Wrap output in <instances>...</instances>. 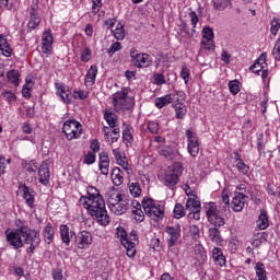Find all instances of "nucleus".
<instances>
[{"label": "nucleus", "mask_w": 280, "mask_h": 280, "mask_svg": "<svg viewBox=\"0 0 280 280\" xmlns=\"http://www.w3.org/2000/svg\"><path fill=\"white\" fill-rule=\"evenodd\" d=\"M88 195L81 196L79 199V205L88 211V214L96 220L101 226H108L110 224V217H108V211H106V202L104 197L100 194V189L94 186H88Z\"/></svg>", "instance_id": "f257e3e1"}, {"label": "nucleus", "mask_w": 280, "mask_h": 280, "mask_svg": "<svg viewBox=\"0 0 280 280\" xmlns=\"http://www.w3.org/2000/svg\"><path fill=\"white\" fill-rule=\"evenodd\" d=\"M203 210L209 224H211V226H214V228H211L208 232L211 242H213V244H218L219 246H222V243L224 241L222 240V235L220 234L219 229H221V226H224V224H226L224 217H222V214H220V211H218V206L215 205V202L205 203Z\"/></svg>", "instance_id": "f03ea898"}, {"label": "nucleus", "mask_w": 280, "mask_h": 280, "mask_svg": "<svg viewBox=\"0 0 280 280\" xmlns=\"http://www.w3.org/2000/svg\"><path fill=\"white\" fill-rule=\"evenodd\" d=\"M112 104L115 113H126L135 107V95L130 88H122L112 95Z\"/></svg>", "instance_id": "7ed1b4c3"}, {"label": "nucleus", "mask_w": 280, "mask_h": 280, "mask_svg": "<svg viewBox=\"0 0 280 280\" xmlns=\"http://www.w3.org/2000/svg\"><path fill=\"white\" fill-rule=\"evenodd\" d=\"M107 205L114 215H124L128 211V198L117 190L107 194Z\"/></svg>", "instance_id": "20e7f679"}, {"label": "nucleus", "mask_w": 280, "mask_h": 280, "mask_svg": "<svg viewBox=\"0 0 280 280\" xmlns=\"http://www.w3.org/2000/svg\"><path fill=\"white\" fill-rule=\"evenodd\" d=\"M116 237L119 240L124 248H126L129 257H135L137 255V244H139V238L137 237L136 231H131L130 235L128 236L126 230L118 226L116 229Z\"/></svg>", "instance_id": "39448f33"}, {"label": "nucleus", "mask_w": 280, "mask_h": 280, "mask_svg": "<svg viewBox=\"0 0 280 280\" xmlns=\"http://www.w3.org/2000/svg\"><path fill=\"white\" fill-rule=\"evenodd\" d=\"M142 207L145 215L151 220H154V222H159V220H163V218H165V206L154 199L144 197L142 200Z\"/></svg>", "instance_id": "423d86ee"}, {"label": "nucleus", "mask_w": 280, "mask_h": 280, "mask_svg": "<svg viewBox=\"0 0 280 280\" xmlns=\"http://www.w3.org/2000/svg\"><path fill=\"white\" fill-rule=\"evenodd\" d=\"M183 176V165L180 163H174L173 165L168 166L165 171L164 177L162 178V183L168 189H176V185L180 177Z\"/></svg>", "instance_id": "0eeeda50"}, {"label": "nucleus", "mask_w": 280, "mask_h": 280, "mask_svg": "<svg viewBox=\"0 0 280 280\" xmlns=\"http://www.w3.org/2000/svg\"><path fill=\"white\" fill-rule=\"evenodd\" d=\"M21 233L24 244H27L30 246L26 249L27 255H34L36 248L40 246V232L31 228H22Z\"/></svg>", "instance_id": "6e6552de"}, {"label": "nucleus", "mask_w": 280, "mask_h": 280, "mask_svg": "<svg viewBox=\"0 0 280 280\" xmlns=\"http://www.w3.org/2000/svg\"><path fill=\"white\" fill-rule=\"evenodd\" d=\"M62 132L67 141H73L82 137V124L75 119L66 120L62 125Z\"/></svg>", "instance_id": "1a4fd4ad"}, {"label": "nucleus", "mask_w": 280, "mask_h": 280, "mask_svg": "<svg viewBox=\"0 0 280 280\" xmlns=\"http://www.w3.org/2000/svg\"><path fill=\"white\" fill-rule=\"evenodd\" d=\"M130 59L137 69H148V67L152 66V56L145 52H139L135 48L130 50Z\"/></svg>", "instance_id": "9d476101"}, {"label": "nucleus", "mask_w": 280, "mask_h": 280, "mask_svg": "<svg viewBox=\"0 0 280 280\" xmlns=\"http://www.w3.org/2000/svg\"><path fill=\"white\" fill-rule=\"evenodd\" d=\"M5 240L9 246L14 248L15 250H19V248H23V232L21 230H5Z\"/></svg>", "instance_id": "9b49d317"}, {"label": "nucleus", "mask_w": 280, "mask_h": 280, "mask_svg": "<svg viewBox=\"0 0 280 280\" xmlns=\"http://www.w3.org/2000/svg\"><path fill=\"white\" fill-rule=\"evenodd\" d=\"M187 139V150L190 156L196 159L200 152V142L198 141V136L194 132L192 128H189L185 132Z\"/></svg>", "instance_id": "f8f14e48"}, {"label": "nucleus", "mask_w": 280, "mask_h": 280, "mask_svg": "<svg viewBox=\"0 0 280 280\" xmlns=\"http://www.w3.org/2000/svg\"><path fill=\"white\" fill-rule=\"evenodd\" d=\"M20 196H22L23 200H25V205L30 207V209H34L36 205V195L34 192V189L30 188V186L22 184L19 187Z\"/></svg>", "instance_id": "ddd939ff"}, {"label": "nucleus", "mask_w": 280, "mask_h": 280, "mask_svg": "<svg viewBox=\"0 0 280 280\" xmlns=\"http://www.w3.org/2000/svg\"><path fill=\"white\" fill-rule=\"evenodd\" d=\"M74 242L79 250H86L93 244V234L89 231H82L75 236Z\"/></svg>", "instance_id": "4468645a"}, {"label": "nucleus", "mask_w": 280, "mask_h": 280, "mask_svg": "<svg viewBox=\"0 0 280 280\" xmlns=\"http://www.w3.org/2000/svg\"><path fill=\"white\" fill-rule=\"evenodd\" d=\"M42 51L46 56L51 55V51H54V34H51V30H46L42 35Z\"/></svg>", "instance_id": "2eb2a0df"}, {"label": "nucleus", "mask_w": 280, "mask_h": 280, "mask_svg": "<svg viewBox=\"0 0 280 280\" xmlns=\"http://www.w3.org/2000/svg\"><path fill=\"white\" fill-rule=\"evenodd\" d=\"M165 233L168 236L167 238L168 248H174V246H176V244L178 243V240H180V235H182L180 226L178 225L166 226Z\"/></svg>", "instance_id": "dca6fc26"}, {"label": "nucleus", "mask_w": 280, "mask_h": 280, "mask_svg": "<svg viewBox=\"0 0 280 280\" xmlns=\"http://www.w3.org/2000/svg\"><path fill=\"white\" fill-rule=\"evenodd\" d=\"M49 178H51V172L49 171V163L43 162L38 168V180L40 185H49Z\"/></svg>", "instance_id": "f3484780"}, {"label": "nucleus", "mask_w": 280, "mask_h": 280, "mask_svg": "<svg viewBox=\"0 0 280 280\" xmlns=\"http://www.w3.org/2000/svg\"><path fill=\"white\" fill-rule=\"evenodd\" d=\"M105 25L112 30V34L116 40H124L126 38V31L124 30V25L121 23H118L115 30H113L115 26V22L113 20L106 21Z\"/></svg>", "instance_id": "a211bd4d"}, {"label": "nucleus", "mask_w": 280, "mask_h": 280, "mask_svg": "<svg viewBox=\"0 0 280 280\" xmlns=\"http://www.w3.org/2000/svg\"><path fill=\"white\" fill-rule=\"evenodd\" d=\"M57 95L61 98L63 104H71V91L65 83H56Z\"/></svg>", "instance_id": "6ab92c4d"}, {"label": "nucleus", "mask_w": 280, "mask_h": 280, "mask_svg": "<svg viewBox=\"0 0 280 280\" xmlns=\"http://www.w3.org/2000/svg\"><path fill=\"white\" fill-rule=\"evenodd\" d=\"M245 205H246V197L244 192L235 191L232 199L233 211H236V212L242 211Z\"/></svg>", "instance_id": "aec40b11"}, {"label": "nucleus", "mask_w": 280, "mask_h": 280, "mask_svg": "<svg viewBox=\"0 0 280 280\" xmlns=\"http://www.w3.org/2000/svg\"><path fill=\"white\" fill-rule=\"evenodd\" d=\"M103 132L105 141H110V143H117L119 141V128L104 127Z\"/></svg>", "instance_id": "412c9836"}, {"label": "nucleus", "mask_w": 280, "mask_h": 280, "mask_svg": "<svg viewBox=\"0 0 280 280\" xmlns=\"http://www.w3.org/2000/svg\"><path fill=\"white\" fill-rule=\"evenodd\" d=\"M158 152L161 156H164V159H167L168 161H174V159L178 158V150L170 145L160 147Z\"/></svg>", "instance_id": "4be33fe9"}, {"label": "nucleus", "mask_w": 280, "mask_h": 280, "mask_svg": "<svg viewBox=\"0 0 280 280\" xmlns=\"http://www.w3.org/2000/svg\"><path fill=\"white\" fill-rule=\"evenodd\" d=\"M59 233H60L61 241L66 246H69V244H71V238L73 237V235H75V232L71 231L67 226V224H61L59 226Z\"/></svg>", "instance_id": "5701e85b"}, {"label": "nucleus", "mask_w": 280, "mask_h": 280, "mask_svg": "<svg viewBox=\"0 0 280 280\" xmlns=\"http://www.w3.org/2000/svg\"><path fill=\"white\" fill-rule=\"evenodd\" d=\"M212 259L215 266H220L221 268L226 266V257L224 256V252H222V248L220 247H213Z\"/></svg>", "instance_id": "b1692460"}, {"label": "nucleus", "mask_w": 280, "mask_h": 280, "mask_svg": "<svg viewBox=\"0 0 280 280\" xmlns=\"http://www.w3.org/2000/svg\"><path fill=\"white\" fill-rule=\"evenodd\" d=\"M174 100H176V94L170 93L164 96L156 97L154 100V104L159 109H161V108H165V106H170V104H172V102H174Z\"/></svg>", "instance_id": "393cba45"}, {"label": "nucleus", "mask_w": 280, "mask_h": 280, "mask_svg": "<svg viewBox=\"0 0 280 280\" xmlns=\"http://www.w3.org/2000/svg\"><path fill=\"white\" fill-rule=\"evenodd\" d=\"M95 80H97V66H91L86 71L84 85L89 89V86L95 84Z\"/></svg>", "instance_id": "a878e982"}, {"label": "nucleus", "mask_w": 280, "mask_h": 280, "mask_svg": "<svg viewBox=\"0 0 280 280\" xmlns=\"http://www.w3.org/2000/svg\"><path fill=\"white\" fill-rule=\"evenodd\" d=\"M195 259L199 266L207 262V249L202 245H195Z\"/></svg>", "instance_id": "bb28decb"}, {"label": "nucleus", "mask_w": 280, "mask_h": 280, "mask_svg": "<svg viewBox=\"0 0 280 280\" xmlns=\"http://www.w3.org/2000/svg\"><path fill=\"white\" fill-rule=\"evenodd\" d=\"M266 58H267L266 54H261L259 58L255 61V63L249 68L250 71L257 74L261 73V70L266 69L267 67Z\"/></svg>", "instance_id": "cd10ccee"}, {"label": "nucleus", "mask_w": 280, "mask_h": 280, "mask_svg": "<svg viewBox=\"0 0 280 280\" xmlns=\"http://www.w3.org/2000/svg\"><path fill=\"white\" fill-rule=\"evenodd\" d=\"M0 51L2 56H5V58H10V56H12V47H10L8 38H5L4 35H0Z\"/></svg>", "instance_id": "c85d7f7f"}, {"label": "nucleus", "mask_w": 280, "mask_h": 280, "mask_svg": "<svg viewBox=\"0 0 280 280\" xmlns=\"http://www.w3.org/2000/svg\"><path fill=\"white\" fill-rule=\"evenodd\" d=\"M236 156V168L237 171L243 174L244 176H248V172H250V166L244 163V160L240 156L238 152L234 153Z\"/></svg>", "instance_id": "c756f323"}, {"label": "nucleus", "mask_w": 280, "mask_h": 280, "mask_svg": "<svg viewBox=\"0 0 280 280\" xmlns=\"http://www.w3.org/2000/svg\"><path fill=\"white\" fill-rule=\"evenodd\" d=\"M104 119L108 124L109 128H117L119 121L117 120V116L115 113L106 109L104 112Z\"/></svg>", "instance_id": "7c9ffc66"}, {"label": "nucleus", "mask_w": 280, "mask_h": 280, "mask_svg": "<svg viewBox=\"0 0 280 280\" xmlns=\"http://www.w3.org/2000/svg\"><path fill=\"white\" fill-rule=\"evenodd\" d=\"M54 235H56L54 226L51 225V223H47L43 231L45 242L51 244L54 242Z\"/></svg>", "instance_id": "2f4dec72"}, {"label": "nucleus", "mask_w": 280, "mask_h": 280, "mask_svg": "<svg viewBox=\"0 0 280 280\" xmlns=\"http://www.w3.org/2000/svg\"><path fill=\"white\" fill-rule=\"evenodd\" d=\"M254 270L258 280H268V271L262 262H256Z\"/></svg>", "instance_id": "473e14b6"}, {"label": "nucleus", "mask_w": 280, "mask_h": 280, "mask_svg": "<svg viewBox=\"0 0 280 280\" xmlns=\"http://www.w3.org/2000/svg\"><path fill=\"white\" fill-rule=\"evenodd\" d=\"M112 180L116 187H119V185H124V172H121V168L115 167L112 171Z\"/></svg>", "instance_id": "72a5a7b5"}, {"label": "nucleus", "mask_w": 280, "mask_h": 280, "mask_svg": "<svg viewBox=\"0 0 280 280\" xmlns=\"http://www.w3.org/2000/svg\"><path fill=\"white\" fill-rule=\"evenodd\" d=\"M257 226L260 231H266V228L269 226L268 223V212L266 210H261L257 220Z\"/></svg>", "instance_id": "f704fd0d"}, {"label": "nucleus", "mask_w": 280, "mask_h": 280, "mask_svg": "<svg viewBox=\"0 0 280 280\" xmlns=\"http://www.w3.org/2000/svg\"><path fill=\"white\" fill-rule=\"evenodd\" d=\"M40 25V15L36 13V11L31 12L30 21H28V28L36 30V27Z\"/></svg>", "instance_id": "c9c22d12"}, {"label": "nucleus", "mask_w": 280, "mask_h": 280, "mask_svg": "<svg viewBox=\"0 0 280 280\" xmlns=\"http://www.w3.org/2000/svg\"><path fill=\"white\" fill-rule=\"evenodd\" d=\"M7 78L11 84H14V86H19L21 80V74L18 72V70H11L7 73Z\"/></svg>", "instance_id": "e433bc0d"}, {"label": "nucleus", "mask_w": 280, "mask_h": 280, "mask_svg": "<svg viewBox=\"0 0 280 280\" xmlns=\"http://www.w3.org/2000/svg\"><path fill=\"white\" fill-rule=\"evenodd\" d=\"M1 97L4 102H8V104H14V102H16V94L5 89L1 91Z\"/></svg>", "instance_id": "4c0bfd02"}, {"label": "nucleus", "mask_w": 280, "mask_h": 280, "mask_svg": "<svg viewBox=\"0 0 280 280\" xmlns=\"http://www.w3.org/2000/svg\"><path fill=\"white\" fill-rule=\"evenodd\" d=\"M185 115H187V106L183 103L175 105V117L176 119H185Z\"/></svg>", "instance_id": "58836bf2"}, {"label": "nucleus", "mask_w": 280, "mask_h": 280, "mask_svg": "<svg viewBox=\"0 0 280 280\" xmlns=\"http://www.w3.org/2000/svg\"><path fill=\"white\" fill-rule=\"evenodd\" d=\"M187 211H200V201L194 198H188L186 201Z\"/></svg>", "instance_id": "ea45409f"}, {"label": "nucleus", "mask_w": 280, "mask_h": 280, "mask_svg": "<svg viewBox=\"0 0 280 280\" xmlns=\"http://www.w3.org/2000/svg\"><path fill=\"white\" fill-rule=\"evenodd\" d=\"M129 192L133 198H139L142 194L141 185L137 182L129 184Z\"/></svg>", "instance_id": "a19ab883"}, {"label": "nucleus", "mask_w": 280, "mask_h": 280, "mask_svg": "<svg viewBox=\"0 0 280 280\" xmlns=\"http://www.w3.org/2000/svg\"><path fill=\"white\" fill-rule=\"evenodd\" d=\"M264 242H266V236H264V233L258 232L254 234V237L252 240V246H254L255 248H259V246L262 245Z\"/></svg>", "instance_id": "79ce46f5"}, {"label": "nucleus", "mask_w": 280, "mask_h": 280, "mask_svg": "<svg viewBox=\"0 0 280 280\" xmlns=\"http://www.w3.org/2000/svg\"><path fill=\"white\" fill-rule=\"evenodd\" d=\"M132 217L136 222H143L145 220V213L141 208H136L132 210Z\"/></svg>", "instance_id": "37998d69"}, {"label": "nucleus", "mask_w": 280, "mask_h": 280, "mask_svg": "<svg viewBox=\"0 0 280 280\" xmlns=\"http://www.w3.org/2000/svg\"><path fill=\"white\" fill-rule=\"evenodd\" d=\"M174 218L180 220V218H185V207L180 203H176L173 210Z\"/></svg>", "instance_id": "c03bdc74"}, {"label": "nucleus", "mask_w": 280, "mask_h": 280, "mask_svg": "<svg viewBox=\"0 0 280 280\" xmlns=\"http://www.w3.org/2000/svg\"><path fill=\"white\" fill-rule=\"evenodd\" d=\"M72 97L74 100H86V97H89V91L74 89L72 92Z\"/></svg>", "instance_id": "a18cd8bd"}, {"label": "nucleus", "mask_w": 280, "mask_h": 280, "mask_svg": "<svg viewBox=\"0 0 280 280\" xmlns=\"http://www.w3.org/2000/svg\"><path fill=\"white\" fill-rule=\"evenodd\" d=\"M230 93L232 95H237L240 93V81L238 80H232L228 83Z\"/></svg>", "instance_id": "49530a36"}, {"label": "nucleus", "mask_w": 280, "mask_h": 280, "mask_svg": "<svg viewBox=\"0 0 280 280\" xmlns=\"http://www.w3.org/2000/svg\"><path fill=\"white\" fill-rule=\"evenodd\" d=\"M201 49H206L207 51H213L215 49V42H213V39H202Z\"/></svg>", "instance_id": "de8ad7c7"}, {"label": "nucleus", "mask_w": 280, "mask_h": 280, "mask_svg": "<svg viewBox=\"0 0 280 280\" xmlns=\"http://www.w3.org/2000/svg\"><path fill=\"white\" fill-rule=\"evenodd\" d=\"M81 62H89L91 58H93V52L91 51V48L84 47L81 51Z\"/></svg>", "instance_id": "09e8293b"}, {"label": "nucleus", "mask_w": 280, "mask_h": 280, "mask_svg": "<svg viewBox=\"0 0 280 280\" xmlns=\"http://www.w3.org/2000/svg\"><path fill=\"white\" fill-rule=\"evenodd\" d=\"M116 162L120 167H122V170H125V172H127V174L132 173V168L130 167V164H128V159L126 156L120 160H116Z\"/></svg>", "instance_id": "8fccbe9b"}, {"label": "nucleus", "mask_w": 280, "mask_h": 280, "mask_svg": "<svg viewBox=\"0 0 280 280\" xmlns=\"http://www.w3.org/2000/svg\"><path fill=\"white\" fill-rule=\"evenodd\" d=\"M240 246H242V243L240 242V240H237V237H232L230 240L229 248L231 253H237V249L240 248Z\"/></svg>", "instance_id": "3c124183"}, {"label": "nucleus", "mask_w": 280, "mask_h": 280, "mask_svg": "<svg viewBox=\"0 0 280 280\" xmlns=\"http://www.w3.org/2000/svg\"><path fill=\"white\" fill-rule=\"evenodd\" d=\"M279 30H280V19L273 18L271 21L270 32L273 36H277V34H279Z\"/></svg>", "instance_id": "603ef678"}, {"label": "nucleus", "mask_w": 280, "mask_h": 280, "mask_svg": "<svg viewBox=\"0 0 280 280\" xmlns=\"http://www.w3.org/2000/svg\"><path fill=\"white\" fill-rule=\"evenodd\" d=\"M213 37H214L213 28L209 26H205L202 28V38L205 40H213Z\"/></svg>", "instance_id": "864d4df0"}, {"label": "nucleus", "mask_w": 280, "mask_h": 280, "mask_svg": "<svg viewBox=\"0 0 280 280\" xmlns=\"http://www.w3.org/2000/svg\"><path fill=\"white\" fill-rule=\"evenodd\" d=\"M231 0H212L213 7L215 10H224Z\"/></svg>", "instance_id": "5fc2aeb1"}, {"label": "nucleus", "mask_w": 280, "mask_h": 280, "mask_svg": "<svg viewBox=\"0 0 280 280\" xmlns=\"http://www.w3.org/2000/svg\"><path fill=\"white\" fill-rule=\"evenodd\" d=\"M23 166H24V170H26V172H30V173H35L36 170H38V166L36 165V160L25 162Z\"/></svg>", "instance_id": "6e6d98bb"}, {"label": "nucleus", "mask_w": 280, "mask_h": 280, "mask_svg": "<svg viewBox=\"0 0 280 280\" xmlns=\"http://www.w3.org/2000/svg\"><path fill=\"white\" fill-rule=\"evenodd\" d=\"M98 167L103 176H108V172H110V162H100Z\"/></svg>", "instance_id": "4d7b16f0"}, {"label": "nucleus", "mask_w": 280, "mask_h": 280, "mask_svg": "<svg viewBox=\"0 0 280 280\" xmlns=\"http://www.w3.org/2000/svg\"><path fill=\"white\" fill-rule=\"evenodd\" d=\"M11 161L12 160H10V159L0 156V176H2V174H5V168L8 167V165H10Z\"/></svg>", "instance_id": "13d9d810"}, {"label": "nucleus", "mask_w": 280, "mask_h": 280, "mask_svg": "<svg viewBox=\"0 0 280 280\" xmlns=\"http://www.w3.org/2000/svg\"><path fill=\"white\" fill-rule=\"evenodd\" d=\"M95 152L90 151L84 155L83 163H85V165H93V163H95Z\"/></svg>", "instance_id": "bf43d9fd"}, {"label": "nucleus", "mask_w": 280, "mask_h": 280, "mask_svg": "<svg viewBox=\"0 0 280 280\" xmlns=\"http://www.w3.org/2000/svg\"><path fill=\"white\" fill-rule=\"evenodd\" d=\"M117 51H121V43L119 42L112 44V46L107 49V54H109V56H114L117 54Z\"/></svg>", "instance_id": "052dcab7"}, {"label": "nucleus", "mask_w": 280, "mask_h": 280, "mask_svg": "<svg viewBox=\"0 0 280 280\" xmlns=\"http://www.w3.org/2000/svg\"><path fill=\"white\" fill-rule=\"evenodd\" d=\"M148 128H149L150 132H152V135H156L159 132V130L161 129V126L159 125L158 121L151 120L148 124Z\"/></svg>", "instance_id": "680f3d73"}, {"label": "nucleus", "mask_w": 280, "mask_h": 280, "mask_svg": "<svg viewBox=\"0 0 280 280\" xmlns=\"http://www.w3.org/2000/svg\"><path fill=\"white\" fill-rule=\"evenodd\" d=\"M189 68H187V66H183L180 71V78L184 79L185 84H189Z\"/></svg>", "instance_id": "e2e57ef3"}, {"label": "nucleus", "mask_w": 280, "mask_h": 280, "mask_svg": "<svg viewBox=\"0 0 280 280\" xmlns=\"http://www.w3.org/2000/svg\"><path fill=\"white\" fill-rule=\"evenodd\" d=\"M122 141H125V143H132V133L130 132V129L127 128L122 131Z\"/></svg>", "instance_id": "0e129e2a"}, {"label": "nucleus", "mask_w": 280, "mask_h": 280, "mask_svg": "<svg viewBox=\"0 0 280 280\" xmlns=\"http://www.w3.org/2000/svg\"><path fill=\"white\" fill-rule=\"evenodd\" d=\"M189 233L192 240H198V237H200V229H198L197 225H190Z\"/></svg>", "instance_id": "69168bd1"}, {"label": "nucleus", "mask_w": 280, "mask_h": 280, "mask_svg": "<svg viewBox=\"0 0 280 280\" xmlns=\"http://www.w3.org/2000/svg\"><path fill=\"white\" fill-rule=\"evenodd\" d=\"M102 9V0H92V14H97Z\"/></svg>", "instance_id": "338daca9"}, {"label": "nucleus", "mask_w": 280, "mask_h": 280, "mask_svg": "<svg viewBox=\"0 0 280 280\" xmlns=\"http://www.w3.org/2000/svg\"><path fill=\"white\" fill-rule=\"evenodd\" d=\"M153 79H154V83L158 86H161V85L165 84V75H163L161 73H155Z\"/></svg>", "instance_id": "774afa93"}]
</instances>
